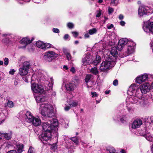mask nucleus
<instances>
[{
    "mask_svg": "<svg viewBox=\"0 0 153 153\" xmlns=\"http://www.w3.org/2000/svg\"><path fill=\"white\" fill-rule=\"evenodd\" d=\"M120 120L122 122V123H124V119L123 117H120Z\"/></svg>",
    "mask_w": 153,
    "mask_h": 153,
    "instance_id": "nucleus-62",
    "label": "nucleus"
},
{
    "mask_svg": "<svg viewBox=\"0 0 153 153\" xmlns=\"http://www.w3.org/2000/svg\"><path fill=\"white\" fill-rule=\"evenodd\" d=\"M67 26L68 27L72 29L74 27V25L72 23L69 22L68 23Z\"/></svg>",
    "mask_w": 153,
    "mask_h": 153,
    "instance_id": "nucleus-42",
    "label": "nucleus"
},
{
    "mask_svg": "<svg viewBox=\"0 0 153 153\" xmlns=\"http://www.w3.org/2000/svg\"><path fill=\"white\" fill-rule=\"evenodd\" d=\"M64 53L65 54L67 57V59L68 60L71 59V56L70 53L67 51L66 49H64L63 50Z\"/></svg>",
    "mask_w": 153,
    "mask_h": 153,
    "instance_id": "nucleus-32",
    "label": "nucleus"
},
{
    "mask_svg": "<svg viewBox=\"0 0 153 153\" xmlns=\"http://www.w3.org/2000/svg\"><path fill=\"white\" fill-rule=\"evenodd\" d=\"M101 57L99 56H97L96 57V59L94 60L93 62L94 65H97L100 62Z\"/></svg>",
    "mask_w": 153,
    "mask_h": 153,
    "instance_id": "nucleus-30",
    "label": "nucleus"
},
{
    "mask_svg": "<svg viewBox=\"0 0 153 153\" xmlns=\"http://www.w3.org/2000/svg\"><path fill=\"white\" fill-rule=\"evenodd\" d=\"M70 71L73 73H74L75 72V70L74 67H72L70 70Z\"/></svg>",
    "mask_w": 153,
    "mask_h": 153,
    "instance_id": "nucleus-53",
    "label": "nucleus"
},
{
    "mask_svg": "<svg viewBox=\"0 0 153 153\" xmlns=\"http://www.w3.org/2000/svg\"><path fill=\"white\" fill-rule=\"evenodd\" d=\"M101 15V13L100 12H99L96 15V17H99Z\"/></svg>",
    "mask_w": 153,
    "mask_h": 153,
    "instance_id": "nucleus-61",
    "label": "nucleus"
},
{
    "mask_svg": "<svg viewBox=\"0 0 153 153\" xmlns=\"http://www.w3.org/2000/svg\"><path fill=\"white\" fill-rule=\"evenodd\" d=\"M126 105V108L128 110V111H129L130 113H132L134 111L133 109L131 107H129L128 106V105Z\"/></svg>",
    "mask_w": 153,
    "mask_h": 153,
    "instance_id": "nucleus-40",
    "label": "nucleus"
},
{
    "mask_svg": "<svg viewBox=\"0 0 153 153\" xmlns=\"http://www.w3.org/2000/svg\"><path fill=\"white\" fill-rule=\"evenodd\" d=\"M7 104L8 106L10 108H13L14 106L13 102L12 101L8 100Z\"/></svg>",
    "mask_w": 153,
    "mask_h": 153,
    "instance_id": "nucleus-38",
    "label": "nucleus"
},
{
    "mask_svg": "<svg viewBox=\"0 0 153 153\" xmlns=\"http://www.w3.org/2000/svg\"><path fill=\"white\" fill-rule=\"evenodd\" d=\"M119 2V0H111L110 4L113 6H117Z\"/></svg>",
    "mask_w": 153,
    "mask_h": 153,
    "instance_id": "nucleus-34",
    "label": "nucleus"
},
{
    "mask_svg": "<svg viewBox=\"0 0 153 153\" xmlns=\"http://www.w3.org/2000/svg\"><path fill=\"white\" fill-rule=\"evenodd\" d=\"M3 36H5L6 39H8V40L14 38V36L13 34H4Z\"/></svg>",
    "mask_w": 153,
    "mask_h": 153,
    "instance_id": "nucleus-31",
    "label": "nucleus"
},
{
    "mask_svg": "<svg viewBox=\"0 0 153 153\" xmlns=\"http://www.w3.org/2000/svg\"><path fill=\"white\" fill-rule=\"evenodd\" d=\"M35 126H39L41 123L40 119L39 117H34L31 122Z\"/></svg>",
    "mask_w": 153,
    "mask_h": 153,
    "instance_id": "nucleus-22",
    "label": "nucleus"
},
{
    "mask_svg": "<svg viewBox=\"0 0 153 153\" xmlns=\"http://www.w3.org/2000/svg\"><path fill=\"white\" fill-rule=\"evenodd\" d=\"M71 139L76 144H78V141L77 138L76 137H74L71 138Z\"/></svg>",
    "mask_w": 153,
    "mask_h": 153,
    "instance_id": "nucleus-39",
    "label": "nucleus"
},
{
    "mask_svg": "<svg viewBox=\"0 0 153 153\" xmlns=\"http://www.w3.org/2000/svg\"><path fill=\"white\" fill-rule=\"evenodd\" d=\"M149 121H150L151 123H153V116H151L150 117Z\"/></svg>",
    "mask_w": 153,
    "mask_h": 153,
    "instance_id": "nucleus-60",
    "label": "nucleus"
},
{
    "mask_svg": "<svg viewBox=\"0 0 153 153\" xmlns=\"http://www.w3.org/2000/svg\"><path fill=\"white\" fill-rule=\"evenodd\" d=\"M52 31L55 33H59V30L57 28H53Z\"/></svg>",
    "mask_w": 153,
    "mask_h": 153,
    "instance_id": "nucleus-48",
    "label": "nucleus"
},
{
    "mask_svg": "<svg viewBox=\"0 0 153 153\" xmlns=\"http://www.w3.org/2000/svg\"><path fill=\"white\" fill-rule=\"evenodd\" d=\"M113 84L114 86L117 85L118 84V82L117 80H114L113 82Z\"/></svg>",
    "mask_w": 153,
    "mask_h": 153,
    "instance_id": "nucleus-50",
    "label": "nucleus"
},
{
    "mask_svg": "<svg viewBox=\"0 0 153 153\" xmlns=\"http://www.w3.org/2000/svg\"><path fill=\"white\" fill-rule=\"evenodd\" d=\"M41 114L44 117L52 118L55 115L53 106L48 104H42L40 105Z\"/></svg>",
    "mask_w": 153,
    "mask_h": 153,
    "instance_id": "nucleus-2",
    "label": "nucleus"
},
{
    "mask_svg": "<svg viewBox=\"0 0 153 153\" xmlns=\"http://www.w3.org/2000/svg\"><path fill=\"white\" fill-rule=\"evenodd\" d=\"M36 45L38 47L42 49H44L45 48V43L41 41L37 42L36 43Z\"/></svg>",
    "mask_w": 153,
    "mask_h": 153,
    "instance_id": "nucleus-24",
    "label": "nucleus"
},
{
    "mask_svg": "<svg viewBox=\"0 0 153 153\" xmlns=\"http://www.w3.org/2000/svg\"><path fill=\"white\" fill-rule=\"evenodd\" d=\"M30 63L27 61L24 62L22 66L19 69V74L21 76L26 75L28 73L30 67Z\"/></svg>",
    "mask_w": 153,
    "mask_h": 153,
    "instance_id": "nucleus-5",
    "label": "nucleus"
},
{
    "mask_svg": "<svg viewBox=\"0 0 153 153\" xmlns=\"http://www.w3.org/2000/svg\"><path fill=\"white\" fill-rule=\"evenodd\" d=\"M92 75L91 74L87 75L85 78V82L88 83Z\"/></svg>",
    "mask_w": 153,
    "mask_h": 153,
    "instance_id": "nucleus-36",
    "label": "nucleus"
},
{
    "mask_svg": "<svg viewBox=\"0 0 153 153\" xmlns=\"http://www.w3.org/2000/svg\"><path fill=\"white\" fill-rule=\"evenodd\" d=\"M90 71V73L95 75H97L99 73L97 68L95 67L92 68Z\"/></svg>",
    "mask_w": 153,
    "mask_h": 153,
    "instance_id": "nucleus-29",
    "label": "nucleus"
},
{
    "mask_svg": "<svg viewBox=\"0 0 153 153\" xmlns=\"http://www.w3.org/2000/svg\"><path fill=\"white\" fill-rule=\"evenodd\" d=\"M72 33L75 37H76L78 35V33L76 31L72 32Z\"/></svg>",
    "mask_w": 153,
    "mask_h": 153,
    "instance_id": "nucleus-49",
    "label": "nucleus"
},
{
    "mask_svg": "<svg viewBox=\"0 0 153 153\" xmlns=\"http://www.w3.org/2000/svg\"><path fill=\"white\" fill-rule=\"evenodd\" d=\"M12 132L11 131L8 132L7 133H4L3 132H0V136L4 137L6 139L9 140L10 139L12 136Z\"/></svg>",
    "mask_w": 153,
    "mask_h": 153,
    "instance_id": "nucleus-19",
    "label": "nucleus"
},
{
    "mask_svg": "<svg viewBox=\"0 0 153 153\" xmlns=\"http://www.w3.org/2000/svg\"><path fill=\"white\" fill-rule=\"evenodd\" d=\"M52 120V123L49 124L47 122L42 123V126L44 132L53 131L56 128L58 125L57 120L53 119Z\"/></svg>",
    "mask_w": 153,
    "mask_h": 153,
    "instance_id": "nucleus-3",
    "label": "nucleus"
},
{
    "mask_svg": "<svg viewBox=\"0 0 153 153\" xmlns=\"http://www.w3.org/2000/svg\"><path fill=\"white\" fill-rule=\"evenodd\" d=\"M144 31L146 33L153 32V22L148 21L144 23L143 27Z\"/></svg>",
    "mask_w": 153,
    "mask_h": 153,
    "instance_id": "nucleus-9",
    "label": "nucleus"
},
{
    "mask_svg": "<svg viewBox=\"0 0 153 153\" xmlns=\"http://www.w3.org/2000/svg\"><path fill=\"white\" fill-rule=\"evenodd\" d=\"M146 139L150 142L153 141V136L149 133L147 134L143 135Z\"/></svg>",
    "mask_w": 153,
    "mask_h": 153,
    "instance_id": "nucleus-25",
    "label": "nucleus"
},
{
    "mask_svg": "<svg viewBox=\"0 0 153 153\" xmlns=\"http://www.w3.org/2000/svg\"><path fill=\"white\" fill-rule=\"evenodd\" d=\"M9 59L7 58H5L4 59V64L5 65H7L9 63Z\"/></svg>",
    "mask_w": 153,
    "mask_h": 153,
    "instance_id": "nucleus-43",
    "label": "nucleus"
},
{
    "mask_svg": "<svg viewBox=\"0 0 153 153\" xmlns=\"http://www.w3.org/2000/svg\"><path fill=\"white\" fill-rule=\"evenodd\" d=\"M120 24L122 26H124L125 24V22L123 21H121L120 22Z\"/></svg>",
    "mask_w": 153,
    "mask_h": 153,
    "instance_id": "nucleus-59",
    "label": "nucleus"
},
{
    "mask_svg": "<svg viewBox=\"0 0 153 153\" xmlns=\"http://www.w3.org/2000/svg\"><path fill=\"white\" fill-rule=\"evenodd\" d=\"M71 107H70V105L69 106H67L65 108V110L66 111H68L70 108Z\"/></svg>",
    "mask_w": 153,
    "mask_h": 153,
    "instance_id": "nucleus-56",
    "label": "nucleus"
},
{
    "mask_svg": "<svg viewBox=\"0 0 153 153\" xmlns=\"http://www.w3.org/2000/svg\"><path fill=\"white\" fill-rule=\"evenodd\" d=\"M93 59L91 55L86 54L84 55L82 59V63L84 65H89L93 62Z\"/></svg>",
    "mask_w": 153,
    "mask_h": 153,
    "instance_id": "nucleus-7",
    "label": "nucleus"
},
{
    "mask_svg": "<svg viewBox=\"0 0 153 153\" xmlns=\"http://www.w3.org/2000/svg\"><path fill=\"white\" fill-rule=\"evenodd\" d=\"M69 37V35L68 34H66L64 35L63 38L65 40H66Z\"/></svg>",
    "mask_w": 153,
    "mask_h": 153,
    "instance_id": "nucleus-55",
    "label": "nucleus"
},
{
    "mask_svg": "<svg viewBox=\"0 0 153 153\" xmlns=\"http://www.w3.org/2000/svg\"><path fill=\"white\" fill-rule=\"evenodd\" d=\"M85 38H88L89 37V35L88 34V33H85Z\"/></svg>",
    "mask_w": 153,
    "mask_h": 153,
    "instance_id": "nucleus-63",
    "label": "nucleus"
},
{
    "mask_svg": "<svg viewBox=\"0 0 153 153\" xmlns=\"http://www.w3.org/2000/svg\"><path fill=\"white\" fill-rule=\"evenodd\" d=\"M33 76H31L30 75H27L23 77L24 80L26 82H28L29 79L31 78H32Z\"/></svg>",
    "mask_w": 153,
    "mask_h": 153,
    "instance_id": "nucleus-37",
    "label": "nucleus"
},
{
    "mask_svg": "<svg viewBox=\"0 0 153 153\" xmlns=\"http://www.w3.org/2000/svg\"><path fill=\"white\" fill-rule=\"evenodd\" d=\"M148 76V75L146 74L140 76L136 78V82L139 84H141L147 79Z\"/></svg>",
    "mask_w": 153,
    "mask_h": 153,
    "instance_id": "nucleus-17",
    "label": "nucleus"
},
{
    "mask_svg": "<svg viewBox=\"0 0 153 153\" xmlns=\"http://www.w3.org/2000/svg\"><path fill=\"white\" fill-rule=\"evenodd\" d=\"M107 150L110 153H118L116 152L115 149L113 147H111L107 149Z\"/></svg>",
    "mask_w": 153,
    "mask_h": 153,
    "instance_id": "nucleus-35",
    "label": "nucleus"
},
{
    "mask_svg": "<svg viewBox=\"0 0 153 153\" xmlns=\"http://www.w3.org/2000/svg\"><path fill=\"white\" fill-rule=\"evenodd\" d=\"M142 124V121L141 120L139 119H137L132 123L131 128L133 129L139 128Z\"/></svg>",
    "mask_w": 153,
    "mask_h": 153,
    "instance_id": "nucleus-18",
    "label": "nucleus"
},
{
    "mask_svg": "<svg viewBox=\"0 0 153 153\" xmlns=\"http://www.w3.org/2000/svg\"><path fill=\"white\" fill-rule=\"evenodd\" d=\"M34 39V38H32V39L30 40L29 38L26 37L22 39L19 42L21 44L25 45L24 46V48H25L26 45L30 43Z\"/></svg>",
    "mask_w": 153,
    "mask_h": 153,
    "instance_id": "nucleus-20",
    "label": "nucleus"
},
{
    "mask_svg": "<svg viewBox=\"0 0 153 153\" xmlns=\"http://www.w3.org/2000/svg\"><path fill=\"white\" fill-rule=\"evenodd\" d=\"M117 49V48H116L114 47H113L110 51L111 55L108 57V58L112 59V61L115 62L117 60V57L118 56V53Z\"/></svg>",
    "mask_w": 153,
    "mask_h": 153,
    "instance_id": "nucleus-12",
    "label": "nucleus"
},
{
    "mask_svg": "<svg viewBox=\"0 0 153 153\" xmlns=\"http://www.w3.org/2000/svg\"><path fill=\"white\" fill-rule=\"evenodd\" d=\"M34 148L31 147H30L28 151V153H34L33 151Z\"/></svg>",
    "mask_w": 153,
    "mask_h": 153,
    "instance_id": "nucleus-45",
    "label": "nucleus"
},
{
    "mask_svg": "<svg viewBox=\"0 0 153 153\" xmlns=\"http://www.w3.org/2000/svg\"><path fill=\"white\" fill-rule=\"evenodd\" d=\"M149 105V102H148V100L141 97V98H140L139 100L137 105H139L142 107L147 106Z\"/></svg>",
    "mask_w": 153,
    "mask_h": 153,
    "instance_id": "nucleus-16",
    "label": "nucleus"
},
{
    "mask_svg": "<svg viewBox=\"0 0 153 153\" xmlns=\"http://www.w3.org/2000/svg\"><path fill=\"white\" fill-rule=\"evenodd\" d=\"M135 45V44L133 42H131L130 43H128L127 51L125 52V56H128L134 52Z\"/></svg>",
    "mask_w": 153,
    "mask_h": 153,
    "instance_id": "nucleus-14",
    "label": "nucleus"
},
{
    "mask_svg": "<svg viewBox=\"0 0 153 153\" xmlns=\"http://www.w3.org/2000/svg\"><path fill=\"white\" fill-rule=\"evenodd\" d=\"M114 11V9L113 8L111 7H109L108 8V11L109 14L112 13Z\"/></svg>",
    "mask_w": 153,
    "mask_h": 153,
    "instance_id": "nucleus-47",
    "label": "nucleus"
},
{
    "mask_svg": "<svg viewBox=\"0 0 153 153\" xmlns=\"http://www.w3.org/2000/svg\"><path fill=\"white\" fill-rule=\"evenodd\" d=\"M150 85L148 83H146L142 85L140 88H137V87L136 90H137L138 89H140V92L142 93V96L143 94H146L149 92L150 90Z\"/></svg>",
    "mask_w": 153,
    "mask_h": 153,
    "instance_id": "nucleus-13",
    "label": "nucleus"
},
{
    "mask_svg": "<svg viewBox=\"0 0 153 153\" xmlns=\"http://www.w3.org/2000/svg\"><path fill=\"white\" fill-rule=\"evenodd\" d=\"M97 30L96 28H93L89 30L88 33L90 35H93L97 33Z\"/></svg>",
    "mask_w": 153,
    "mask_h": 153,
    "instance_id": "nucleus-33",
    "label": "nucleus"
},
{
    "mask_svg": "<svg viewBox=\"0 0 153 153\" xmlns=\"http://www.w3.org/2000/svg\"><path fill=\"white\" fill-rule=\"evenodd\" d=\"M68 104L70 107H75L77 105L78 102L76 101L72 100L70 101Z\"/></svg>",
    "mask_w": 153,
    "mask_h": 153,
    "instance_id": "nucleus-28",
    "label": "nucleus"
},
{
    "mask_svg": "<svg viewBox=\"0 0 153 153\" xmlns=\"http://www.w3.org/2000/svg\"><path fill=\"white\" fill-rule=\"evenodd\" d=\"M31 88L33 91L35 93H42L43 92L44 90L41 85H39L36 83H33L31 85Z\"/></svg>",
    "mask_w": 153,
    "mask_h": 153,
    "instance_id": "nucleus-15",
    "label": "nucleus"
},
{
    "mask_svg": "<svg viewBox=\"0 0 153 153\" xmlns=\"http://www.w3.org/2000/svg\"><path fill=\"white\" fill-rule=\"evenodd\" d=\"M48 98L47 97L43 96L41 97H38L36 98V100L39 102H43L47 100Z\"/></svg>",
    "mask_w": 153,
    "mask_h": 153,
    "instance_id": "nucleus-27",
    "label": "nucleus"
},
{
    "mask_svg": "<svg viewBox=\"0 0 153 153\" xmlns=\"http://www.w3.org/2000/svg\"><path fill=\"white\" fill-rule=\"evenodd\" d=\"M52 132L45 131L43 132L40 139L43 143H45V141L46 142L48 140H51Z\"/></svg>",
    "mask_w": 153,
    "mask_h": 153,
    "instance_id": "nucleus-6",
    "label": "nucleus"
},
{
    "mask_svg": "<svg viewBox=\"0 0 153 153\" xmlns=\"http://www.w3.org/2000/svg\"><path fill=\"white\" fill-rule=\"evenodd\" d=\"M65 87L67 91H69L74 90V85L71 83H69L65 84Z\"/></svg>",
    "mask_w": 153,
    "mask_h": 153,
    "instance_id": "nucleus-23",
    "label": "nucleus"
},
{
    "mask_svg": "<svg viewBox=\"0 0 153 153\" xmlns=\"http://www.w3.org/2000/svg\"><path fill=\"white\" fill-rule=\"evenodd\" d=\"M151 9H149L150 10L149 11V7H140L138 10V14L140 16H143L144 15H146L147 13L150 12L151 10H152L153 9V5L152 6H150Z\"/></svg>",
    "mask_w": 153,
    "mask_h": 153,
    "instance_id": "nucleus-10",
    "label": "nucleus"
},
{
    "mask_svg": "<svg viewBox=\"0 0 153 153\" xmlns=\"http://www.w3.org/2000/svg\"><path fill=\"white\" fill-rule=\"evenodd\" d=\"M79 80L77 77H74V79H73V82L74 83H76V82L79 83Z\"/></svg>",
    "mask_w": 153,
    "mask_h": 153,
    "instance_id": "nucleus-46",
    "label": "nucleus"
},
{
    "mask_svg": "<svg viewBox=\"0 0 153 153\" xmlns=\"http://www.w3.org/2000/svg\"><path fill=\"white\" fill-rule=\"evenodd\" d=\"M131 41H128L126 38L121 39L119 40L118 45L117 46V49L119 51H121L123 47L127 44L130 43Z\"/></svg>",
    "mask_w": 153,
    "mask_h": 153,
    "instance_id": "nucleus-11",
    "label": "nucleus"
},
{
    "mask_svg": "<svg viewBox=\"0 0 153 153\" xmlns=\"http://www.w3.org/2000/svg\"><path fill=\"white\" fill-rule=\"evenodd\" d=\"M45 48H44V49H45L47 48H51L52 46V45L49 43H45Z\"/></svg>",
    "mask_w": 153,
    "mask_h": 153,
    "instance_id": "nucleus-44",
    "label": "nucleus"
},
{
    "mask_svg": "<svg viewBox=\"0 0 153 153\" xmlns=\"http://www.w3.org/2000/svg\"><path fill=\"white\" fill-rule=\"evenodd\" d=\"M91 94L92 95V97H96L97 96V94L95 92L92 93Z\"/></svg>",
    "mask_w": 153,
    "mask_h": 153,
    "instance_id": "nucleus-57",
    "label": "nucleus"
},
{
    "mask_svg": "<svg viewBox=\"0 0 153 153\" xmlns=\"http://www.w3.org/2000/svg\"><path fill=\"white\" fill-rule=\"evenodd\" d=\"M136 88L137 87L135 85H132L130 87L128 93L130 95L126 99L127 105L131 103L137 105L139 99L141 98L142 93L140 89L136 90Z\"/></svg>",
    "mask_w": 153,
    "mask_h": 153,
    "instance_id": "nucleus-1",
    "label": "nucleus"
},
{
    "mask_svg": "<svg viewBox=\"0 0 153 153\" xmlns=\"http://www.w3.org/2000/svg\"><path fill=\"white\" fill-rule=\"evenodd\" d=\"M7 153H17L15 150H11L8 152Z\"/></svg>",
    "mask_w": 153,
    "mask_h": 153,
    "instance_id": "nucleus-52",
    "label": "nucleus"
},
{
    "mask_svg": "<svg viewBox=\"0 0 153 153\" xmlns=\"http://www.w3.org/2000/svg\"><path fill=\"white\" fill-rule=\"evenodd\" d=\"M17 147L18 152L19 153H21L23 151L24 145L23 144H18Z\"/></svg>",
    "mask_w": 153,
    "mask_h": 153,
    "instance_id": "nucleus-26",
    "label": "nucleus"
},
{
    "mask_svg": "<svg viewBox=\"0 0 153 153\" xmlns=\"http://www.w3.org/2000/svg\"><path fill=\"white\" fill-rule=\"evenodd\" d=\"M124 16L122 14H120L119 16V18L120 20H122L123 19Z\"/></svg>",
    "mask_w": 153,
    "mask_h": 153,
    "instance_id": "nucleus-58",
    "label": "nucleus"
},
{
    "mask_svg": "<svg viewBox=\"0 0 153 153\" xmlns=\"http://www.w3.org/2000/svg\"><path fill=\"white\" fill-rule=\"evenodd\" d=\"M51 148L54 151L55 150L57 149V144L55 143L51 145Z\"/></svg>",
    "mask_w": 153,
    "mask_h": 153,
    "instance_id": "nucleus-41",
    "label": "nucleus"
},
{
    "mask_svg": "<svg viewBox=\"0 0 153 153\" xmlns=\"http://www.w3.org/2000/svg\"><path fill=\"white\" fill-rule=\"evenodd\" d=\"M26 118V120L28 123H31L34 117L32 115L31 113L29 111H27L25 114Z\"/></svg>",
    "mask_w": 153,
    "mask_h": 153,
    "instance_id": "nucleus-21",
    "label": "nucleus"
},
{
    "mask_svg": "<svg viewBox=\"0 0 153 153\" xmlns=\"http://www.w3.org/2000/svg\"><path fill=\"white\" fill-rule=\"evenodd\" d=\"M115 64V62L113 61L111 59L108 58L107 60L103 62L101 64L100 69L102 71H106L113 67Z\"/></svg>",
    "mask_w": 153,
    "mask_h": 153,
    "instance_id": "nucleus-4",
    "label": "nucleus"
},
{
    "mask_svg": "<svg viewBox=\"0 0 153 153\" xmlns=\"http://www.w3.org/2000/svg\"><path fill=\"white\" fill-rule=\"evenodd\" d=\"M114 27V25L112 24H111L109 25H108L107 27L108 29H111Z\"/></svg>",
    "mask_w": 153,
    "mask_h": 153,
    "instance_id": "nucleus-54",
    "label": "nucleus"
},
{
    "mask_svg": "<svg viewBox=\"0 0 153 153\" xmlns=\"http://www.w3.org/2000/svg\"><path fill=\"white\" fill-rule=\"evenodd\" d=\"M15 72V71L14 69H11L9 72V73L10 74L13 75Z\"/></svg>",
    "mask_w": 153,
    "mask_h": 153,
    "instance_id": "nucleus-51",
    "label": "nucleus"
},
{
    "mask_svg": "<svg viewBox=\"0 0 153 153\" xmlns=\"http://www.w3.org/2000/svg\"><path fill=\"white\" fill-rule=\"evenodd\" d=\"M63 68L65 69L66 70L68 69V68L66 65H64L63 66Z\"/></svg>",
    "mask_w": 153,
    "mask_h": 153,
    "instance_id": "nucleus-64",
    "label": "nucleus"
},
{
    "mask_svg": "<svg viewBox=\"0 0 153 153\" xmlns=\"http://www.w3.org/2000/svg\"><path fill=\"white\" fill-rule=\"evenodd\" d=\"M57 56V54L52 51H49L46 52L44 56L45 59L47 62H51L55 57Z\"/></svg>",
    "mask_w": 153,
    "mask_h": 153,
    "instance_id": "nucleus-8",
    "label": "nucleus"
}]
</instances>
